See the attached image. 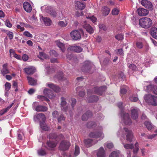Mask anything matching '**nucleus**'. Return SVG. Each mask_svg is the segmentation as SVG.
Here are the masks:
<instances>
[{"label": "nucleus", "instance_id": "1", "mask_svg": "<svg viewBox=\"0 0 157 157\" xmlns=\"http://www.w3.org/2000/svg\"><path fill=\"white\" fill-rule=\"evenodd\" d=\"M121 133L122 134V137H124V134H126V140L130 142H131L132 141V139L133 137V135L131 131L128 130V129L126 128H124L123 131L120 130L117 133V135L118 136H119Z\"/></svg>", "mask_w": 157, "mask_h": 157}, {"label": "nucleus", "instance_id": "2", "mask_svg": "<svg viewBox=\"0 0 157 157\" xmlns=\"http://www.w3.org/2000/svg\"><path fill=\"white\" fill-rule=\"evenodd\" d=\"M152 20L148 17H143L139 20L140 25L144 28H149L152 25Z\"/></svg>", "mask_w": 157, "mask_h": 157}, {"label": "nucleus", "instance_id": "3", "mask_svg": "<svg viewBox=\"0 0 157 157\" xmlns=\"http://www.w3.org/2000/svg\"><path fill=\"white\" fill-rule=\"evenodd\" d=\"M144 99L146 102L154 106H157V97L150 94L145 95Z\"/></svg>", "mask_w": 157, "mask_h": 157}, {"label": "nucleus", "instance_id": "4", "mask_svg": "<svg viewBox=\"0 0 157 157\" xmlns=\"http://www.w3.org/2000/svg\"><path fill=\"white\" fill-rule=\"evenodd\" d=\"M83 33L82 30H74L70 33L71 36L73 40H78L81 38V33Z\"/></svg>", "mask_w": 157, "mask_h": 157}, {"label": "nucleus", "instance_id": "5", "mask_svg": "<svg viewBox=\"0 0 157 157\" xmlns=\"http://www.w3.org/2000/svg\"><path fill=\"white\" fill-rule=\"evenodd\" d=\"M122 121L126 125H130L132 122L129 114L127 113H122L121 114Z\"/></svg>", "mask_w": 157, "mask_h": 157}, {"label": "nucleus", "instance_id": "6", "mask_svg": "<svg viewBox=\"0 0 157 157\" xmlns=\"http://www.w3.org/2000/svg\"><path fill=\"white\" fill-rule=\"evenodd\" d=\"M106 87L105 86H103L98 87H94L93 89V92L94 93L98 94L99 95H101L103 92L106 90Z\"/></svg>", "mask_w": 157, "mask_h": 157}, {"label": "nucleus", "instance_id": "7", "mask_svg": "<svg viewBox=\"0 0 157 157\" xmlns=\"http://www.w3.org/2000/svg\"><path fill=\"white\" fill-rule=\"evenodd\" d=\"M89 136L92 138H99L100 139H103L104 136L102 132H92L89 134Z\"/></svg>", "mask_w": 157, "mask_h": 157}, {"label": "nucleus", "instance_id": "8", "mask_svg": "<svg viewBox=\"0 0 157 157\" xmlns=\"http://www.w3.org/2000/svg\"><path fill=\"white\" fill-rule=\"evenodd\" d=\"M91 65L89 61H86L84 63L81 69L83 72H88L91 68Z\"/></svg>", "mask_w": 157, "mask_h": 157}, {"label": "nucleus", "instance_id": "9", "mask_svg": "<svg viewBox=\"0 0 157 157\" xmlns=\"http://www.w3.org/2000/svg\"><path fill=\"white\" fill-rule=\"evenodd\" d=\"M70 146V143L69 142L63 141L60 143L59 148L61 150L64 151L68 149Z\"/></svg>", "mask_w": 157, "mask_h": 157}, {"label": "nucleus", "instance_id": "10", "mask_svg": "<svg viewBox=\"0 0 157 157\" xmlns=\"http://www.w3.org/2000/svg\"><path fill=\"white\" fill-rule=\"evenodd\" d=\"M35 121H42L44 122L46 120L45 116L43 113H40L36 115L34 117Z\"/></svg>", "mask_w": 157, "mask_h": 157}, {"label": "nucleus", "instance_id": "11", "mask_svg": "<svg viewBox=\"0 0 157 157\" xmlns=\"http://www.w3.org/2000/svg\"><path fill=\"white\" fill-rule=\"evenodd\" d=\"M43 93L44 95L50 99H52L55 97V94L52 91L47 88H45L44 90Z\"/></svg>", "mask_w": 157, "mask_h": 157}, {"label": "nucleus", "instance_id": "12", "mask_svg": "<svg viewBox=\"0 0 157 157\" xmlns=\"http://www.w3.org/2000/svg\"><path fill=\"white\" fill-rule=\"evenodd\" d=\"M141 5L145 7L148 9H152L153 6L151 3L147 0H142L141 2Z\"/></svg>", "mask_w": 157, "mask_h": 157}, {"label": "nucleus", "instance_id": "13", "mask_svg": "<svg viewBox=\"0 0 157 157\" xmlns=\"http://www.w3.org/2000/svg\"><path fill=\"white\" fill-rule=\"evenodd\" d=\"M25 72L28 75L33 74L36 71V69L34 67L29 66L24 69Z\"/></svg>", "mask_w": 157, "mask_h": 157}, {"label": "nucleus", "instance_id": "14", "mask_svg": "<svg viewBox=\"0 0 157 157\" xmlns=\"http://www.w3.org/2000/svg\"><path fill=\"white\" fill-rule=\"evenodd\" d=\"M137 11L138 14L140 16H144L148 14L149 11L146 9L139 8L137 9Z\"/></svg>", "mask_w": 157, "mask_h": 157}, {"label": "nucleus", "instance_id": "15", "mask_svg": "<svg viewBox=\"0 0 157 157\" xmlns=\"http://www.w3.org/2000/svg\"><path fill=\"white\" fill-rule=\"evenodd\" d=\"M139 109L137 108H134L131 110V117L132 119L136 120L138 118V111Z\"/></svg>", "mask_w": 157, "mask_h": 157}, {"label": "nucleus", "instance_id": "16", "mask_svg": "<svg viewBox=\"0 0 157 157\" xmlns=\"http://www.w3.org/2000/svg\"><path fill=\"white\" fill-rule=\"evenodd\" d=\"M83 27L85 28L86 31L90 34L93 33L94 32V29L89 24L84 22V24L83 25Z\"/></svg>", "mask_w": 157, "mask_h": 157}, {"label": "nucleus", "instance_id": "17", "mask_svg": "<svg viewBox=\"0 0 157 157\" xmlns=\"http://www.w3.org/2000/svg\"><path fill=\"white\" fill-rule=\"evenodd\" d=\"M46 85L48 87L52 89L56 92H58L60 91V89L59 86L52 83H47Z\"/></svg>", "mask_w": 157, "mask_h": 157}, {"label": "nucleus", "instance_id": "18", "mask_svg": "<svg viewBox=\"0 0 157 157\" xmlns=\"http://www.w3.org/2000/svg\"><path fill=\"white\" fill-rule=\"evenodd\" d=\"M97 142V141H94L91 139H89L84 140V144L87 147H88L95 144Z\"/></svg>", "mask_w": 157, "mask_h": 157}, {"label": "nucleus", "instance_id": "19", "mask_svg": "<svg viewBox=\"0 0 157 157\" xmlns=\"http://www.w3.org/2000/svg\"><path fill=\"white\" fill-rule=\"evenodd\" d=\"M75 6L76 9L82 10L85 7V5L84 4L79 1H75Z\"/></svg>", "mask_w": 157, "mask_h": 157}, {"label": "nucleus", "instance_id": "20", "mask_svg": "<svg viewBox=\"0 0 157 157\" xmlns=\"http://www.w3.org/2000/svg\"><path fill=\"white\" fill-rule=\"evenodd\" d=\"M56 143L53 141L49 140L48 141L47 143L46 147L48 149H51L55 147L56 145Z\"/></svg>", "mask_w": 157, "mask_h": 157}, {"label": "nucleus", "instance_id": "21", "mask_svg": "<svg viewBox=\"0 0 157 157\" xmlns=\"http://www.w3.org/2000/svg\"><path fill=\"white\" fill-rule=\"evenodd\" d=\"M23 7L25 10L27 12H30L32 10V7L31 5L28 2H24Z\"/></svg>", "mask_w": 157, "mask_h": 157}, {"label": "nucleus", "instance_id": "22", "mask_svg": "<svg viewBox=\"0 0 157 157\" xmlns=\"http://www.w3.org/2000/svg\"><path fill=\"white\" fill-rule=\"evenodd\" d=\"M97 155L98 157H105V151L103 147H100L98 150Z\"/></svg>", "mask_w": 157, "mask_h": 157}, {"label": "nucleus", "instance_id": "23", "mask_svg": "<svg viewBox=\"0 0 157 157\" xmlns=\"http://www.w3.org/2000/svg\"><path fill=\"white\" fill-rule=\"evenodd\" d=\"M7 63H6L3 64L2 66L3 68L1 70V72L3 75H5V74L10 73V71L7 68Z\"/></svg>", "mask_w": 157, "mask_h": 157}, {"label": "nucleus", "instance_id": "24", "mask_svg": "<svg viewBox=\"0 0 157 157\" xmlns=\"http://www.w3.org/2000/svg\"><path fill=\"white\" fill-rule=\"evenodd\" d=\"M70 48L71 50L77 53L80 52L82 51V48L80 46H72Z\"/></svg>", "mask_w": 157, "mask_h": 157}, {"label": "nucleus", "instance_id": "25", "mask_svg": "<svg viewBox=\"0 0 157 157\" xmlns=\"http://www.w3.org/2000/svg\"><path fill=\"white\" fill-rule=\"evenodd\" d=\"M27 79L29 85L33 86L36 85L37 84L36 80L34 78L30 76H27Z\"/></svg>", "mask_w": 157, "mask_h": 157}, {"label": "nucleus", "instance_id": "26", "mask_svg": "<svg viewBox=\"0 0 157 157\" xmlns=\"http://www.w3.org/2000/svg\"><path fill=\"white\" fill-rule=\"evenodd\" d=\"M92 116V113L90 111H87L85 113L83 114L82 117V119L83 121H86L89 117Z\"/></svg>", "mask_w": 157, "mask_h": 157}, {"label": "nucleus", "instance_id": "27", "mask_svg": "<svg viewBox=\"0 0 157 157\" xmlns=\"http://www.w3.org/2000/svg\"><path fill=\"white\" fill-rule=\"evenodd\" d=\"M41 19L43 21L44 24L46 26H50L51 24V21L48 18L46 17H41Z\"/></svg>", "mask_w": 157, "mask_h": 157}, {"label": "nucleus", "instance_id": "28", "mask_svg": "<svg viewBox=\"0 0 157 157\" xmlns=\"http://www.w3.org/2000/svg\"><path fill=\"white\" fill-rule=\"evenodd\" d=\"M151 34L154 38H157V28L152 27L151 29Z\"/></svg>", "mask_w": 157, "mask_h": 157}, {"label": "nucleus", "instance_id": "29", "mask_svg": "<svg viewBox=\"0 0 157 157\" xmlns=\"http://www.w3.org/2000/svg\"><path fill=\"white\" fill-rule=\"evenodd\" d=\"M56 44L60 49L62 52H64L65 49L64 45L60 41L58 40L56 42Z\"/></svg>", "mask_w": 157, "mask_h": 157}, {"label": "nucleus", "instance_id": "30", "mask_svg": "<svg viewBox=\"0 0 157 157\" xmlns=\"http://www.w3.org/2000/svg\"><path fill=\"white\" fill-rule=\"evenodd\" d=\"M98 100V98L97 96L92 95L89 97L87 101L89 102H93L97 101Z\"/></svg>", "mask_w": 157, "mask_h": 157}, {"label": "nucleus", "instance_id": "31", "mask_svg": "<svg viewBox=\"0 0 157 157\" xmlns=\"http://www.w3.org/2000/svg\"><path fill=\"white\" fill-rule=\"evenodd\" d=\"M47 110V107L40 105L37 106L35 109V110L37 111H45Z\"/></svg>", "mask_w": 157, "mask_h": 157}, {"label": "nucleus", "instance_id": "32", "mask_svg": "<svg viewBox=\"0 0 157 157\" xmlns=\"http://www.w3.org/2000/svg\"><path fill=\"white\" fill-rule=\"evenodd\" d=\"M144 124L149 130H151L153 128V126L152 124L149 122L145 121L144 122Z\"/></svg>", "mask_w": 157, "mask_h": 157}, {"label": "nucleus", "instance_id": "33", "mask_svg": "<svg viewBox=\"0 0 157 157\" xmlns=\"http://www.w3.org/2000/svg\"><path fill=\"white\" fill-rule=\"evenodd\" d=\"M40 125L41 128L44 130L48 131L49 129V127L47 126L44 122L43 123L40 122Z\"/></svg>", "mask_w": 157, "mask_h": 157}, {"label": "nucleus", "instance_id": "34", "mask_svg": "<svg viewBox=\"0 0 157 157\" xmlns=\"http://www.w3.org/2000/svg\"><path fill=\"white\" fill-rule=\"evenodd\" d=\"M120 152L119 151H113L110 155L109 157H119Z\"/></svg>", "mask_w": 157, "mask_h": 157}, {"label": "nucleus", "instance_id": "35", "mask_svg": "<svg viewBox=\"0 0 157 157\" xmlns=\"http://www.w3.org/2000/svg\"><path fill=\"white\" fill-rule=\"evenodd\" d=\"M154 85H150L148 86H146L145 88L144 87V90L147 92H149L151 91H152Z\"/></svg>", "mask_w": 157, "mask_h": 157}, {"label": "nucleus", "instance_id": "36", "mask_svg": "<svg viewBox=\"0 0 157 157\" xmlns=\"http://www.w3.org/2000/svg\"><path fill=\"white\" fill-rule=\"evenodd\" d=\"M37 98L41 101H45L47 102L49 101V100L48 99L42 95H39L37 96Z\"/></svg>", "mask_w": 157, "mask_h": 157}, {"label": "nucleus", "instance_id": "37", "mask_svg": "<svg viewBox=\"0 0 157 157\" xmlns=\"http://www.w3.org/2000/svg\"><path fill=\"white\" fill-rule=\"evenodd\" d=\"M110 11L109 8L107 7H104L103 10V13L106 16L108 14Z\"/></svg>", "mask_w": 157, "mask_h": 157}, {"label": "nucleus", "instance_id": "38", "mask_svg": "<svg viewBox=\"0 0 157 157\" xmlns=\"http://www.w3.org/2000/svg\"><path fill=\"white\" fill-rule=\"evenodd\" d=\"M122 144L124 145V147L126 149H132L133 148V144H124L123 143H122Z\"/></svg>", "mask_w": 157, "mask_h": 157}, {"label": "nucleus", "instance_id": "39", "mask_svg": "<svg viewBox=\"0 0 157 157\" xmlns=\"http://www.w3.org/2000/svg\"><path fill=\"white\" fill-rule=\"evenodd\" d=\"M67 22H64L63 21H59L58 23V25L59 26L61 27H65L67 26Z\"/></svg>", "mask_w": 157, "mask_h": 157}, {"label": "nucleus", "instance_id": "40", "mask_svg": "<svg viewBox=\"0 0 157 157\" xmlns=\"http://www.w3.org/2000/svg\"><path fill=\"white\" fill-rule=\"evenodd\" d=\"M13 104V103H12L10 106L7 107L6 108L3 109L2 110V113L1 115H2L6 112L12 107Z\"/></svg>", "mask_w": 157, "mask_h": 157}, {"label": "nucleus", "instance_id": "41", "mask_svg": "<svg viewBox=\"0 0 157 157\" xmlns=\"http://www.w3.org/2000/svg\"><path fill=\"white\" fill-rule=\"evenodd\" d=\"M5 86L6 91H8L11 88V84L8 82H6L5 84Z\"/></svg>", "mask_w": 157, "mask_h": 157}, {"label": "nucleus", "instance_id": "42", "mask_svg": "<svg viewBox=\"0 0 157 157\" xmlns=\"http://www.w3.org/2000/svg\"><path fill=\"white\" fill-rule=\"evenodd\" d=\"M129 99L130 101L133 102H136L138 100V98L137 97L132 95L130 96Z\"/></svg>", "mask_w": 157, "mask_h": 157}, {"label": "nucleus", "instance_id": "43", "mask_svg": "<svg viewBox=\"0 0 157 157\" xmlns=\"http://www.w3.org/2000/svg\"><path fill=\"white\" fill-rule=\"evenodd\" d=\"M115 38L118 40H122L124 39L123 35L122 34H119L115 36Z\"/></svg>", "mask_w": 157, "mask_h": 157}, {"label": "nucleus", "instance_id": "44", "mask_svg": "<svg viewBox=\"0 0 157 157\" xmlns=\"http://www.w3.org/2000/svg\"><path fill=\"white\" fill-rule=\"evenodd\" d=\"M49 54L51 56L57 57L58 54V53L54 50H51L49 52Z\"/></svg>", "mask_w": 157, "mask_h": 157}, {"label": "nucleus", "instance_id": "45", "mask_svg": "<svg viewBox=\"0 0 157 157\" xmlns=\"http://www.w3.org/2000/svg\"><path fill=\"white\" fill-rule=\"evenodd\" d=\"M79 153V148L78 146L76 145L74 153L75 156H77Z\"/></svg>", "mask_w": 157, "mask_h": 157}, {"label": "nucleus", "instance_id": "46", "mask_svg": "<svg viewBox=\"0 0 157 157\" xmlns=\"http://www.w3.org/2000/svg\"><path fill=\"white\" fill-rule=\"evenodd\" d=\"M38 153L39 155L41 156L44 155L46 154V152L45 150H43L42 149L39 150L38 151Z\"/></svg>", "mask_w": 157, "mask_h": 157}, {"label": "nucleus", "instance_id": "47", "mask_svg": "<svg viewBox=\"0 0 157 157\" xmlns=\"http://www.w3.org/2000/svg\"><path fill=\"white\" fill-rule=\"evenodd\" d=\"M135 148L134 149L133 151V153L134 154H136L138 152L139 150V146L138 143L137 142L135 144Z\"/></svg>", "mask_w": 157, "mask_h": 157}, {"label": "nucleus", "instance_id": "48", "mask_svg": "<svg viewBox=\"0 0 157 157\" xmlns=\"http://www.w3.org/2000/svg\"><path fill=\"white\" fill-rule=\"evenodd\" d=\"M86 18L88 19H90L93 23H94L96 22L97 19L94 16H87Z\"/></svg>", "mask_w": 157, "mask_h": 157}, {"label": "nucleus", "instance_id": "49", "mask_svg": "<svg viewBox=\"0 0 157 157\" xmlns=\"http://www.w3.org/2000/svg\"><path fill=\"white\" fill-rule=\"evenodd\" d=\"M67 104L66 101V99L63 97L61 98V102L60 103V106H64L67 105Z\"/></svg>", "mask_w": 157, "mask_h": 157}, {"label": "nucleus", "instance_id": "50", "mask_svg": "<svg viewBox=\"0 0 157 157\" xmlns=\"http://www.w3.org/2000/svg\"><path fill=\"white\" fill-rule=\"evenodd\" d=\"M105 145H106L107 148L109 149L112 148L113 147V145L111 142H108L105 144Z\"/></svg>", "mask_w": 157, "mask_h": 157}, {"label": "nucleus", "instance_id": "51", "mask_svg": "<svg viewBox=\"0 0 157 157\" xmlns=\"http://www.w3.org/2000/svg\"><path fill=\"white\" fill-rule=\"evenodd\" d=\"M49 13L53 17H56L57 14L56 12L53 10H51L50 11Z\"/></svg>", "mask_w": 157, "mask_h": 157}, {"label": "nucleus", "instance_id": "52", "mask_svg": "<svg viewBox=\"0 0 157 157\" xmlns=\"http://www.w3.org/2000/svg\"><path fill=\"white\" fill-rule=\"evenodd\" d=\"M129 68L130 69L134 71H136V66L133 64H130L129 66Z\"/></svg>", "mask_w": 157, "mask_h": 157}, {"label": "nucleus", "instance_id": "53", "mask_svg": "<svg viewBox=\"0 0 157 157\" xmlns=\"http://www.w3.org/2000/svg\"><path fill=\"white\" fill-rule=\"evenodd\" d=\"M119 12V10L117 8L113 9L112 11V13L113 15H117Z\"/></svg>", "mask_w": 157, "mask_h": 157}, {"label": "nucleus", "instance_id": "54", "mask_svg": "<svg viewBox=\"0 0 157 157\" xmlns=\"http://www.w3.org/2000/svg\"><path fill=\"white\" fill-rule=\"evenodd\" d=\"M24 35L28 37H32L33 35L32 34H30V33L28 31H25L23 33Z\"/></svg>", "mask_w": 157, "mask_h": 157}, {"label": "nucleus", "instance_id": "55", "mask_svg": "<svg viewBox=\"0 0 157 157\" xmlns=\"http://www.w3.org/2000/svg\"><path fill=\"white\" fill-rule=\"evenodd\" d=\"M48 137L50 139H55L57 137V135L55 133H51L49 135Z\"/></svg>", "mask_w": 157, "mask_h": 157}, {"label": "nucleus", "instance_id": "56", "mask_svg": "<svg viewBox=\"0 0 157 157\" xmlns=\"http://www.w3.org/2000/svg\"><path fill=\"white\" fill-rule=\"evenodd\" d=\"M7 34L10 39L12 40L13 39V33L12 32L9 31Z\"/></svg>", "mask_w": 157, "mask_h": 157}, {"label": "nucleus", "instance_id": "57", "mask_svg": "<svg viewBox=\"0 0 157 157\" xmlns=\"http://www.w3.org/2000/svg\"><path fill=\"white\" fill-rule=\"evenodd\" d=\"M95 125V123L94 122H88L87 125L88 127L90 128L92 127H94Z\"/></svg>", "mask_w": 157, "mask_h": 157}, {"label": "nucleus", "instance_id": "58", "mask_svg": "<svg viewBox=\"0 0 157 157\" xmlns=\"http://www.w3.org/2000/svg\"><path fill=\"white\" fill-rule=\"evenodd\" d=\"M61 109L64 112H66L68 108V105L61 106Z\"/></svg>", "mask_w": 157, "mask_h": 157}, {"label": "nucleus", "instance_id": "59", "mask_svg": "<svg viewBox=\"0 0 157 157\" xmlns=\"http://www.w3.org/2000/svg\"><path fill=\"white\" fill-rule=\"evenodd\" d=\"M23 135L22 132H20L18 133L17 139L19 140H22L23 138Z\"/></svg>", "mask_w": 157, "mask_h": 157}, {"label": "nucleus", "instance_id": "60", "mask_svg": "<svg viewBox=\"0 0 157 157\" xmlns=\"http://www.w3.org/2000/svg\"><path fill=\"white\" fill-rule=\"evenodd\" d=\"M5 25L7 27L9 28H11L12 26V25L11 23L8 20H6L5 21Z\"/></svg>", "mask_w": 157, "mask_h": 157}, {"label": "nucleus", "instance_id": "61", "mask_svg": "<svg viewBox=\"0 0 157 157\" xmlns=\"http://www.w3.org/2000/svg\"><path fill=\"white\" fill-rule=\"evenodd\" d=\"M120 92L121 94H124L127 92V90L125 88H121Z\"/></svg>", "mask_w": 157, "mask_h": 157}, {"label": "nucleus", "instance_id": "62", "mask_svg": "<svg viewBox=\"0 0 157 157\" xmlns=\"http://www.w3.org/2000/svg\"><path fill=\"white\" fill-rule=\"evenodd\" d=\"M63 75L62 72H61L57 76V78L60 80L63 79Z\"/></svg>", "mask_w": 157, "mask_h": 157}, {"label": "nucleus", "instance_id": "63", "mask_svg": "<svg viewBox=\"0 0 157 157\" xmlns=\"http://www.w3.org/2000/svg\"><path fill=\"white\" fill-rule=\"evenodd\" d=\"M99 28L100 29H103L104 30H106V28L105 25L103 24H100L99 25Z\"/></svg>", "mask_w": 157, "mask_h": 157}, {"label": "nucleus", "instance_id": "64", "mask_svg": "<svg viewBox=\"0 0 157 157\" xmlns=\"http://www.w3.org/2000/svg\"><path fill=\"white\" fill-rule=\"evenodd\" d=\"M152 91L154 94L157 95V86H154Z\"/></svg>", "mask_w": 157, "mask_h": 157}]
</instances>
